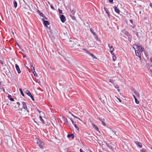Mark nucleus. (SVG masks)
<instances>
[{
  "label": "nucleus",
  "mask_w": 152,
  "mask_h": 152,
  "mask_svg": "<svg viewBox=\"0 0 152 152\" xmlns=\"http://www.w3.org/2000/svg\"><path fill=\"white\" fill-rule=\"evenodd\" d=\"M80 152H84L83 151V150L81 149H80Z\"/></svg>",
  "instance_id": "obj_47"
},
{
  "label": "nucleus",
  "mask_w": 152,
  "mask_h": 152,
  "mask_svg": "<svg viewBox=\"0 0 152 152\" xmlns=\"http://www.w3.org/2000/svg\"><path fill=\"white\" fill-rule=\"evenodd\" d=\"M67 137L68 138H70V137H71L72 139H73L74 137V135L73 134H68L67 136Z\"/></svg>",
  "instance_id": "obj_12"
},
{
  "label": "nucleus",
  "mask_w": 152,
  "mask_h": 152,
  "mask_svg": "<svg viewBox=\"0 0 152 152\" xmlns=\"http://www.w3.org/2000/svg\"><path fill=\"white\" fill-rule=\"evenodd\" d=\"M3 88V89L4 90V88Z\"/></svg>",
  "instance_id": "obj_61"
},
{
  "label": "nucleus",
  "mask_w": 152,
  "mask_h": 152,
  "mask_svg": "<svg viewBox=\"0 0 152 152\" xmlns=\"http://www.w3.org/2000/svg\"><path fill=\"white\" fill-rule=\"evenodd\" d=\"M15 67L16 70H17L18 73V74H20L21 73V71L19 67V66L16 64L15 65Z\"/></svg>",
  "instance_id": "obj_7"
},
{
  "label": "nucleus",
  "mask_w": 152,
  "mask_h": 152,
  "mask_svg": "<svg viewBox=\"0 0 152 152\" xmlns=\"http://www.w3.org/2000/svg\"><path fill=\"white\" fill-rule=\"evenodd\" d=\"M42 17L43 18L42 19H43V20H44V19L47 20V18L44 15V16H42Z\"/></svg>",
  "instance_id": "obj_34"
},
{
  "label": "nucleus",
  "mask_w": 152,
  "mask_h": 152,
  "mask_svg": "<svg viewBox=\"0 0 152 152\" xmlns=\"http://www.w3.org/2000/svg\"><path fill=\"white\" fill-rule=\"evenodd\" d=\"M74 126H75V128L78 131H79V128L77 126L76 124H74Z\"/></svg>",
  "instance_id": "obj_24"
},
{
  "label": "nucleus",
  "mask_w": 152,
  "mask_h": 152,
  "mask_svg": "<svg viewBox=\"0 0 152 152\" xmlns=\"http://www.w3.org/2000/svg\"><path fill=\"white\" fill-rule=\"evenodd\" d=\"M111 54L112 55L113 61H114L116 60V57L114 55V53H113L112 54Z\"/></svg>",
  "instance_id": "obj_13"
},
{
  "label": "nucleus",
  "mask_w": 152,
  "mask_h": 152,
  "mask_svg": "<svg viewBox=\"0 0 152 152\" xmlns=\"http://www.w3.org/2000/svg\"><path fill=\"white\" fill-rule=\"evenodd\" d=\"M114 86L115 87V88L117 89V91H120V90L119 89V87L117 85H116L115 86L114 85Z\"/></svg>",
  "instance_id": "obj_21"
},
{
  "label": "nucleus",
  "mask_w": 152,
  "mask_h": 152,
  "mask_svg": "<svg viewBox=\"0 0 152 152\" xmlns=\"http://www.w3.org/2000/svg\"><path fill=\"white\" fill-rule=\"evenodd\" d=\"M8 97L10 101H14V99L12 97V96L11 95H8Z\"/></svg>",
  "instance_id": "obj_15"
},
{
  "label": "nucleus",
  "mask_w": 152,
  "mask_h": 152,
  "mask_svg": "<svg viewBox=\"0 0 152 152\" xmlns=\"http://www.w3.org/2000/svg\"><path fill=\"white\" fill-rule=\"evenodd\" d=\"M19 91H20V93H21V95L23 96H24V94L23 92L22 89L21 88H20Z\"/></svg>",
  "instance_id": "obj_20"
},
{
  "label": "nucleus",
  "mask_w": 152,
  "mask_h": 152,
  "mask_svg": "<svg viewBox=\"0 0 152 152\" xmlns=\"http://www.w3.org/2000/svg\"><path fill=\"white\" fill-rule=\"evenodd\" d=\"M150 6L152 8V3H151L150 4Z\"/></svg>",
  "instance_id": "obj_49"
},
{
  "label": "nucleus",
  "mask_w": 152,
  "mask_h": 152,
  "mask_svg": "<svg viewBox=\"0 0 152 152\" xmlns=\"http://www.w3.org/2000/svg\"><path fill=\"white\" fill-rule=\"evenodd\" d=\"M90 31L93 34L94 36H96L95 33L94 32L92 28H90Z\"/></svg>",
  "instance_id": "obj_22"
},
{
  "label": "nucleus",
  "mask_w": 152,
  "mask_h": 152,
  "mask_svg": "<svg viewBox=\"0 0 152 152\" xmlns=\"http://www.w3.org/2000/svg\"><path fill=\"white\" fill-rule=\"evenodd\" d=\"M113 0H109V2L110 3H111L112 4L113 3Z\"/></svg>",
  "instance_id": "obj_40"
},
{
  "label": "nucleus",
  "mask_w": 152,
  "mask_h": 152,
  "mask_svg": "<svg viewBox=\"0 0 152 152\" xmlns=\"http://www.w3.org/2000/svg\"><path fill=\"white\" fill-rule=\"evenodd\" d=\"M69 114H70L71 115H72V113H71L70 111H69Z\"/></svg>",
  "instance_id": "obj_57"
},
{
  "label": "nucleus",
  "mask_w": 152,
  "mask_h": 152,
  "mask_svg": "<svg viewBox=\"0 0 152 152\" xmlns=\"http://www.w3.org/2000/svg\"><path fill=\"white\" fill-rule=\"evenodd\" d=\"M134 93L135 94L136 96L137 97H139V93L137 92H136L135 91H134Z\"/></svg>",
  "instance_id": "obj_18"
},
{
  "label": "nucleus",
  "mask_w": 152,
  "mask_h": 152,
  "mask_svg": "<svg viewBox=\"0 0 152 152\" xmlns=\"http://www.w3.org/2000/svg\"><path fill=\"white\" fill-rule=\"evenodd\" d=\"M90 56H91L92 57H93L95 59H96V58L95 56L93 54H92V53H90V55H89Z\"/></svg>",
  "instance_id": "obj_28"
},
{
  "label": "nucleus",
  "mask_w": 152,
  "mask_h": 152,
  "mask_svg": "<svg viewBox=\"0 0 152 152\" xmlns=\"http://www.w3.org/2000/svg\"><path fill=\"white\" fill-rule=\"evenodd\" d=\"M108 46L110 49V52L111 54L113 53V51L114 50V48H113V46H110V44L108 45Z\"/></svg>",
  "instance_id": "obj_6"
},
{
  "label": "nucleus",
  "mask_w": 152,
  "mask_h": 152,
  "mask_svg": "<svg viewBox=\"0 0 152 152\" xmlns=\"http://www.w3.org/2000/svg\"><path fill=\"white\" fill-rule=\"evenodd\" d=\"M32 72L35 76H37V74L36 73L35 71H34Z\"/></svg>",
  "instance_id": "obj_30"
},
{
  "label": "nucleus",
  "mask_w": 152,
  "mask_h": 152,
  "mask_svg": "<svg viewBox=\"0 0 152 152\" xmlns=\"http://www.w3.org/2000/svg\"><path fill=\"white\" fill-rule=\"evenodd\" d=\"M16 103L18 105V106L20 105V103L18 102H17Z\"/></svg>",
  "instance_id": "obj_45"
},
{
  "label": "nucleus",
  "mask_w": 152,
  "mask_h": 152,
  "mask_svg": "<svg viewBox=\"0 0 152 152\" xmlns=\"http://www.w3.org/2000/svg\"><path fill=\"white\" fill-rule=\"evenodd\" d=\"M0 62L2 64V65H3L4 63L1 60H0Z\"/></svg>",
  "instance_id": "obj_44"
},
{
  "label": "nucleus",
  "mask_w": 152,
  "mask_h": 152,
  "mask_svg": "<svg viewBox=\"0 0 152 152\" xmlns=\"http://www.w3.org/2000/svg\"><path fill=\"white\" fill-rule=\"evenodd\" d=\"M99 152H102V151H100Z\"/></svg>",
  "instance_id": "obj_64"
},
{
  "label": "nucleus",
  "mask_w": 152,
  "mask_h": 152,
  "mask_svg": "<svg viewBox=\"0 0 152 152\" xmlns=\"http://www.w3.org/2000/svg\"><path fill=\"white\" fill-rule=\"evenodd\" d=\"M72 115L73 117L74 118H77V117L75 116L73 114H72Z\"/></svg>",
  "instance_id": "obj_41"
},
{
  "label": "nucleus",
  "mask_w": 152,
  "mask_h": 152,
  "mask_svg": "<svg viewBox=\"0 0 152 152\" xmlns=\"http://www.w3.org/2000/svg\"><path fill=\"white\" fill-rule=\"evenodd\" d=\"M39 119L40 121L42 122L43 123H44V121L42 119V117L41 116H39Z\"/></svg>",
  "instance_id": "obj_25"
},
{
  "label": "nucleus",
  "mask_w": 152,
  "mask_h": 152,
  "mask_svg": "<svg viewBox=\"0 0 152 152\" xmlns=\"http://www.w3.org/2000/svg\"><path fill=\"white\" fill-rule=\"evenodd\" d=\"M13 5H14V7L15 8H16L17 7V2L16 1H14V2L13 3Z\"/></svg>",
  "instance_id": "obj_17"
},
{
  "label": "nucleus",
  "mask_w": 152,
  "mask_h": 152,
  "mask_svg": "<svg viewBox=\"0 0 152 152\" xmlns=\"http://www.w3.org/2000/svg\"><path fill=\"white\" fill-rule=\"evenodd\" d=\"M26 93L28 96H30L31 95V92L28 90L26 91Z\"/></svg>",
  "instance_id": "obj_16"
},
{
  "label": "nucleus",
  "mask_w": 152,
  "mask_h": 152,
  "mask_svg": "<svg viewBox=\"0 0 152 152\" xmlns=\"http://www.w3.org/2000/svg\"><path fill=\"white\" fill-rule=\"evenodd\" d=\"M92 127L96 129V131H99V130L98 127L94 124H92Z\"/></svg>",
  "instance_id": "obj_10"
},
{
  "label": "nucleus",
  "mask_w": 152,
  "mask_h": 152,
  "mask_svg": "<svg viewBox=\"0 0 152 152\" xmlns=\"http://www.w3.org/2000/svg\"><path fill=\"white\" fill-rule=\"evenodd\" d=\"M136 35L137 36V37H138V32H136Z\"/></svg>",
  "instance_id": "obj_50"
},
{
  "label": "nucleus",
  "mask_w": 152,
  "mask_h": 152,
  "mask_svg": "<svg viewBox=\"0 0 152 152\" xmlns=\"http://www.w3.org/2000/svg\"><path fill=\"white\" fill-rule=\"evenodd\" d=\"M135 102L137 104H138L139 103V102L137 100V98L135 99Z\"/></svg>",
  "instance_id": "obj_32"
},
{
  "label": "nucleus",
  "mask_w": 152,
  "mask_h": 152,
  "mask_svg": "<svg viewBox=\"0 0 152 152\" xmlns=\"http://www.w3.org/2000/svg\"><path fill=\"white\" fill-rule=\"evenodd\" d=\"M6 107V106L5 105V104H4L3 106H2V107Z\"/></svg>",
  "instance_id": "obj_53"
},
{
  "label": "nucleus",
  "mask_w": 152,
  "mask_h": 152,
  "mask_svg": "<svg viewBox=\"0 0 152 152\" xmlns=\"http://www.w3.org/2000/svg\"><path fill=\"white\" fill-rule=\"evenodd\" d=\"M58 10L59 14H61L62 13V12L61 10H60L59 9H58Z\"/></svg>",
  "instance_id": "obj_31"
},
{
  "label": "nucleus",
  "mask_w": 152,
  "mask_h": 152,
  "mask_svg": "<svg viewBox=\"0 0 152 152\" xmlns=\"http://www.w3.org/2000/svg\"><path fill=\"white\" fill-rule=\"evenodd\" d=\"M99 120H100L102 122V121H104V119H102V118H99Z\"/></svg>",
  "instance_id": "obj_39"
},
{
  "label": "nucleus",
  "mask_w": 152,
  "mask_h": 152,
  "mask_svg": "<svg viewBox=\"0 0 152 152\" xmlns=\"http://www.w3.org/2000/svg\"><path fill=\"white\" fill-rule=\"evenodd\" d=\"M118 99V100H119V102H121V99Z\"/></svg>",
  "instance_id": "obj_48"
},
{
  "label": "nucleus",
  "mask_w": 152,
  "mask_h": 152,
  "mask_svg": "<svg viewBox=\"0 0 152 152\" xmlns=\"http://www.w3.org/2000/svg\"><path fill=\"white\" fill-rule=\"evenodd\" d=\"M85 50L86 51V53L87 54H88L89 55H90V52H88V51H87V50Z\"/></svg>",
  "instance_id": "obj_42"
},
{
  "label": "nucleus",
  "mask_w": 152,
  "mask_h": 152,
  "mask_svg": "<svg viewBox=\"0 0 152 152\" xmlns=\"http://www.w3.org/2000/svg\"><path fill=\"white\" fill-rule=\"evenodd\" d=\"M42 20L43 21V24L45 26L47 27L48 25L50 24L49 22L48 21L43 20V19H42Z\"/></svg>",
  "instance_id": "obj_8"
},
{
  "label": "nucleus",
  "mask_w": 152,
  "mask_h": 152,
  "mask_svg": "<svg viewBox=\"0 0 152 152\" xmlns=\"http://www.w3.org/2000/svg\"><path fill=\"white\" fill-rule=\"evenodd\" d=\"M109 81L110 82L112 83H113V80L112 79H110L109 80Z\"/></svg>",
  "instance_id": "obj_35"
},
{
  "label": "nucleus",
  "mask_w": 152,
  "mask_h": 152,
  "mask_svg": "<svg viewBox=\"0 0 152 152\" xmlns=\"http://www.w3.org/2000/svg\"><path fill=\"white\" fill-rule=\"evenodd\" d=\"M130 22L132 23H133V20H130Z\"/></svg>",
  "instance_id": "obj_46"
},
{
  "label": "nucleus",
  "mask_w": 152,
  "mask_h": 152,
  "mask_svg": "<svg viewBox=\"0 0 152 152\" xmlns=\"http://www.w3.org/2000/svg\"><path fill=\"white\" fill-rule=\"evenodd\" d=\"M78 119L79 120H80V121H81L82 122H83V121L81 120L80 118Z\"/></svg>",
  "instance_id": "obj_54"
},
{
  "label": "nucleus",
  "mask_w": 152,
  "mask_h": 152,
  "mask_svg": "<svg viewBox=\"0 0 152 152\" xmlns=\"http://www.w3.org/2000/svg\"><path fill=\"white\" fill-rule=\"evenodd\" d=\"M126 35L128 36L129 35V33L128 32L125 31L123 32Z\"/></svg>",
  "instance_id": "obj_26"
},
{
  "label": "nucleus",
  "mask_w": 152,
  "mask_h": 152,
  "mask_svg": "<svg viewBox=\"0 0 152 152\" xmlns=\"http://www.w3.org/2000/svg\"><path fill=\"white\" fill-rule=\"evenodd\" d=\"M31 69L32 72L34 71H35L34 68L32 64H31Z\"/></svg>",
  "instance_id": "obj_23"
},
{
  "label": "nucleus",
  "mask_w": 152,
  "mask_h": 152,
  "mask_svg": "<svg viewBox=\"0 0 152 152\" xmlns=\"http://www.w3.org/2000/svg\"><path fill=\"white\" fill-rule=\"evenodd\" d=\"M139 13V14H140L141 13V11H140Z\"/></svg>",
  "instance_id": "obj_58"
},
{
  "label": "nucleus",
  "mask_w": 152,
  "mask_h": 152,
  "mask_svg": "<svg viewBox=\"0 0 152 152\" xmlns=\"http://www.w3.org/2000/svg\"><path fill=\"white\" fill-rule=\"evenodd\" d=\"M114 134H115L116 135V134H115V133H114Z\"/></svg>",
  "instance_id": "obj_63"
},
{
  "label": "nucleus",
  "mask_w": 152,
  "mask_h": 152,
  "mask_svg": "<svg viewBox=\"0 0 152 152\" xmlns=\"http://www.w3.org/2000/svg\"><path fill=\"white\" fill-rule=\"evenodd\" d=\"M67 152H71L70 151H69V150H67Z\"/></svg>",
  "instance_id": "obj_52"
},
{
  "label": "nucleus",
  "mask_w": 152,
  "mask_h": 152,
  "mask_svg": "<svg viewBox=\"0 0 152 152\" xmlns=\"http://www.w3.org/2000/svg\"><path fill=\"white\" fill-rule=\"evenodd\" d=\"M22 104L23 108L25 109H26V110L23 111L22 109H21V111H22V112H19V113L21 115H23L25 117H27L29 115V111L27 109V107L26 103L23 102L22 103Z\"/></svg>",
  "instance_id": "obj_1"
},
{
  "label": "nucleus",
  "mask_w": 152,
  "mask_h": 152,
  "mask_svg": "<svg viewBox=\"0 0 152 152\" xmlns=\"http://www.w3.org/2000/svg\"><path fill=\"white\" fill-rule=\"evenodd\" d=\"M70 120L71 121V122H72V124H73V125H74V124H76V122H74V121H73L72 119H71V118H70Z\"/></svg>",
  "instance_id": "obj_29"
},
{
  "label": "nucleus",
  "mask_w": 152,
  "mask_h": 152,
  "mask_svg": "<svg viewBox=\"0 0 152 152\" xmlns=\"http://www.w3.org/2000/svg\"><path fill=\"white\" fill-rule=\"evenodd\" d=\"M31 98V99L32 100H33V101H34V97L32 95H31L30 96H29Z\"/></svg>",
  "instance_id": "obj_33"
},
{
  "label": "nucleus",
  "mask_w": 152,
  "mask_h": 152,
  "mask_svg": "<svg viewBox=\"0 0 152 152\" xmlns=\"http://www.w3.org/2000/svg\"><path fill=\"white\" fill-rule=\"evenodd\" d=\"M38 12L39 13L40 16H44V14L42 12H41L39 10H37Z\"/></svg>",
  "instance_id": "obj_19"
},
{
  "label": "nucleus",
  "mask_w": 152,
  "mask_h": 152,
  "mask_svg": "<svg viewBox=\"0 0 152 152\" xmlns=\"http://www.w3.org/2000/svg\"><path fill=\"white\" fill-rule=\"evenodd\" d=\"M90 152H92V151H91L90 149H89L88 150Z\"/></svg>",
  "instance_id": "obj_55"
},
{
  "label": "nucleus",
  "mask_w": 152,
  "mask_h": 152,
  "mask_svg": "<svg viewBox=\"0 0 152 152\" xmlns=\"http://www.w3.org/2000/svg\"><path fill=\"white\" fill-rule=\"evenodd\" d=\"M133 97H134V99H135L136 98L135 96H134V95H133Z\"/></svg>",
  "instance_id": "obj_51"
},
{
  "label": "nucleus",
  "mask_w": 152,
  "mask_h": 152,
  "mask_svg": "<svg viewBox=\"0 0 152 152\" xmlns=\"http://www.w3.org/2000/svg\"><path fill=\"white\" fill-rule=\"evenodd\" d=\"M36 139L37 140V144L41 148H43V146L44 144V142H43L40 139L38 138H36Z\"/></svg>",
  "instance_id": "obj_2"
},
{
  "label": "nucleus",
  "mask_w": 152,
  "mask_h": 152,
  "mask_svg": "<svg viewBox=\"0 0 152 152\" xmlns=\"http://www.w3.org/2000/svg\"><path fill=\"white\" fill-rule=\"evenodd\" d=\"M150 148H151V149H152V148H151V147H150Z\"/></svg>",
  "instance_id": "obj_62"
},
{
  "label": "nucleus",
  "mask_w": 152,
  "mask_h": 152,
  "mask_svg": "<svg viewBox=\"0 0 152 152\" xmlns=\"http://www.w3.org/2000/svg\"><path fill=\"white\" fill-rule=\"evenodd\" d=\"M65 121L66 122L67 125L68 126H69V123H68V121H67V120H66Z\"/></svg>",
  "instance_id": "obj_38"
},
{
  "label": "nucleus",
  "mask_w": 152,
  "mask_h": 152,
  "mask_svg": "<svg viewBox=\"0 0 152 152\" xmlns=\"http://www.w3.org/2000/svg\"><path fill=\"white\" fill-rule=\"evenodd\" d=\"M50 7H51V8L53 10H55L54 7L52 5H50Z\"/></svg>",
  "instance_id": "obj_43"
},
{
  "label": "nucleus",
  "mask_w": 152,
  "mask_h": 152,
  "mask_svg": "<svg viewBox=\"0 0 152 152\" xmlns=\"http://www.w3.org/2000/svg\"><path fill=\"white\" fill-rule=\"evenodd\" d=\"M37 111L39 112V113H40V112H41L38 109H37Z\"/></svg>",
  "instance_id": "obj_56"
},
{
  "label": "nucleus",
  "mask_w": 152,
  "mask_h": 152,
  "mask_svg": "<svg viewBox=\"0 0 152 152\" xmlns=\"http://www.w3.org/2000/svg\"><path fill=\"white\" fill-rule=\"evenodd\" d=\"M60 18L61 21L62 23H64L66 19L64 15H60Z\"/></svg>",
  "instance_id": "obj_5"
},
{
  "label": "nucleus",
  "mask_w": 152,
  "mask_h": 152,
  "mask_svg": "<svg viewBox=\"0 0 152 152\" xmlns=\"http://www.w3.org/2000/svg\"><path fill=\"white\" fill-rule=\"evenodd\" d=\"M104 121H102V122L103 125L104 126H106V124L104 122Z\"/></svg>",
  "instance_id": "obj_36"
},
{
  "label": "nucleus",
  "mask_w": 152,
  "mask_h": 152,
  "mask_svg": "<svg viewBox=\"0 0 152 152\" xmlns=\"http://www.w3.org/2000/svg\"><path fill=\"white\" fill-rule=\"evenodd\" d=\"M75 11L74 10H72L71 11V13L73 15H74L75 14Z\"/></svg>",
  "instance_id": "obj_37"
},
{
  "label": "nucleus",
  "mask_w": 152,
  "mask_h": 152,
  "mask_svg": "<svg viewBox=\"0 0 152 152\" xmlns=\"http://www.w3.org/2000/svg\"><path fill=\"white\" fill-rule=\"evenodd\" d=\"M135 143L136 144L137 146L140 148H141L142 147L140 143L138 141L135 142Z\"/></svg>",
  "instance_id": "obj_9"
},
{
  "label": "nucleus",
  "mask_w": 152,
  "mask_h": 152,
  "mask_svg": "<svg viewBox=\"0 0 152 152\" xmlns=\"http://www.w3.org/2000/svg\"><path fill=\"white\" fill-rule=\"evenodd\" d=\"M133 48H134L135 50V49L137 50L138 49V50L141 51V52H142L144 50V48L142 47L141 46H139L136 45H133Z\"/></svg>",
  "instance_id": "obj_3"
},
{
  "label": "nucleus",
  "mask_w": 152,
  "mask_h": 152,
  "mask_svg": "<svg viewBox=\"0 0 152 152\" xmlns=\"http://www.w3.org/2000/svg\"><path fill=\"white\" fill-rule=\"evenodd\" d=\"M104 10L106 12V13L107 15L109 17H110V13H109V12H108V11L107 10V9L106 8L104 7Z\"/></svg>",
  "instance_id": "obj_14"
},
{
  "label": "nucleus",
  "mask_w": 152,
  "mask_h": 152,
  "mask_svg": "<svg viewBox=\"0 0 152 152\" xmlns=\"http://www.w3.org/2000/svg\"><path fill=\"white\" fill-rule=\"evenodd\" d=\"M6 104V105H8V104H7V103Z\"/></svg>",
  "instance_id": "obj_60"
},
{
  "label": "nucleus",
  "mask_w": 152,
  "mask_h": 152,
  "mask_svg": "<svg viewBox=\"0 0 152 152\" xmlns=\"http://www.w3.org/2000/svg\"><path fill=\"white\" fill-rule=\"evenodd\" d=\"M114 7V10H115V12L118 13H119V12H120V11H119V10L118 9V8L115 6H114L113 7Z\"/></svg>",
  "instance_id": "obj_11"
},
{
  "label": "nucleus",
  "mask_w": 152,
  "mask_h": 152,
  "mask_svg": "<svg viewBox=\"0 0 152 152\" xmlns=\"http://www.w3.org/2000/svg\"><path fill=\"white\" fill-rule=\"evenodd\" d=\"M135 53L136 55L139 57L140 58H141V51L139 50H137L136 49H135Z\"/></svg>",
  "instance_id": "obj_4"
},
{
  "label": "nucleus",
  "mask_w": 152,
  "mask_h": 152,
  "mask_svg": "<svg viewBox=\"0 0 152 152\" xmlns=\"http://www.w3.org/2000/svg\"><path fill=\"white\" fill-rule=\"evenodd\" d=\"M140 151L141 152H146V150L145 149L142 148L141 150Z\"/></svg>",
  "instance_id": "obj_27"
},
{
  "label": "nucleus",
  "mask_w": 152,
  "mask_h": 152,
  "mask_svg": "<svg viewBox=\"0 0 152 152\" xmlns=\"http://www.w3.org/2000/svg\"><path fill=\"white\" fill-rule=\"evenodd\" d=\"M77 119H78L79 118H78V117H77Z\"/></svg>",
  "instance_id": "obj_59"
}]
</instances>
